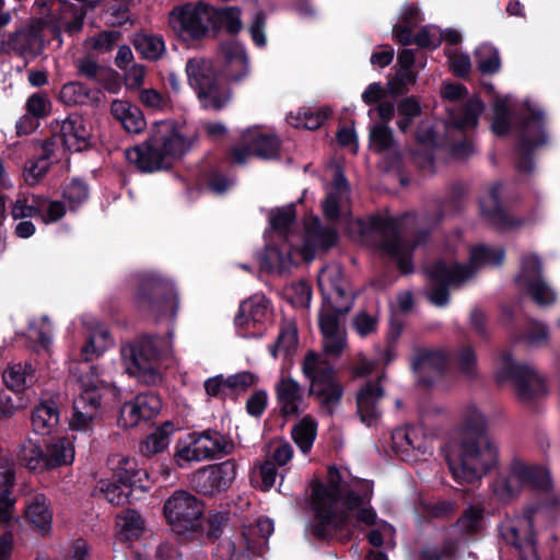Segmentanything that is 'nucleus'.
<instances>
[{
    "mask_svg": "<svg viewBox=\"0 0 560 560\" xmlns=\"http://www.w3.org/2000/svg\"><path fill=\"white\" fill-rule=\"evenodd\" d=\"M373 485L369 480H345L336 468L328 469L326 483L314 485L312 509L315 527L320 536L336 529L357 528L375 524L376 514L370 506Z\"/></svg>",
    "mask_w": 560,
    "mask_h": 560,
    "instance_id": "obj_1",
    "label": "nucleus"
},
{
    "mask_svg": "<svg viewBox=\"0 0 560 560\" xmlns=\"http://www.w3.org/2000/svg\"><path fill=\"white\" fill-rule=\"evenodd\" d=\"M195 132L183 133L171 121L154 124L150 137L142 144L125 152L127 161L139 171L152 173L171 167L196 143Z\"/></svg>",
    "mask_w": 560,
    "mask_h": 560,
    "instance_id": "obj_2",
    "label": "nucleus"
},
{
    "mask_svg": "<svg viewBox=\"0 0 560 560\" xmlns=\"http://www.w3.org/2000/svg\"><path fill=\"white\" fill-rule=\"evenodd\" d=\"M445 459L457 482L471 483L497 464L498 450L483 433H457L445 447Z\"/></svg>",
    "mask_w": 560,
    "mask_h": 560,
    "instance_id": "obj_3",
    "label": "nucleus"
},
{
    "mask_svg": "<svg viewBox=\"0 0 560 560\" xmlns=\"http://www.w3.org/2000/svg\"><path fill=\"white\" fill-rule=\"evenodd\" d=\"M504 256V250L500 247L476 245L469 248L467 265L456 264L448 259L438 260L428 269L432 283L428 293L429 300L436 306L446 305L450 300L447 287H459L483 267L501 265Z\"/></svg>",
    "mask_w": 560,
    "mask_h": 560,
    "instance_id": "obj_4",
    "label": "nucleus"
},
{
    "mask_svg": "<svg viewBox=\"0 0 560 560\" xmlns=\"http://www.w3.org/2000/svg\"><path fill=\"white\" fill-rule=\"evenodd\" d=\"M171 343L156 336L141 338L136 343L121 347L120 353L126 371L140 382L154 385L161 381L158 359L168 352Z\"/></svg>",
    "mask_w": 560,
    "mask_h": 560,
    "instance_id": "obj_5",
    "label": "nucleus"
},
{
    "mask_svg": "<svg viewBox=\"0 0 560 560\" xmlns=\"http://www.w3.org/2000/svg\"><path fill=\"white\" fill-rule=\"evenodd\" d=\"M302 371L310 381V395L316 399L323 413L331 416L339 407L343 394L332 366L318 353L308 351L303 360Z\"/></svg>",
    "mask_w": 560,
    "mask_h": 560,
    "instance_id": "obj_6",
    "label": "nucleus"
},
{
    "mask_svg": "<svg viewBox=\"0 0 560 560\" xmlns=\"http://www.w3.org/2000/svg\"><path fill=\"white\" fill-rule=\"evenodd\" d=\"M233 447V443L218 431L191 432L177 441L174 462L180 468H189L220 454H229Z\"/></svg>",
    "mask_w": 560,
    "mask_h": 560,
    "instance_id": "obj_7",
    "label": "nucleus"
},
{
    "mask_svg": "<svg viewBox=\"0 0 560 560\" xmlns=\"http://www.w3.org/2000/svg\"><path fill=\"white\" fill-rule=\"evenodd\" d=\"M547 491L551 487L549 474L541 468L514 460L505 474L499 475L492 483V494L501 503H508L526 488Z\"/></svg>",
    "mask_w": 560,
    "mask_h": 560,
    "instance_id": "obj_8",
    "label": "nucleus"
},
{
    "mask_svg": "<svg viewBox=\"0 0 560 560\" xmlns=\"http://www.w3.org/2000/svg\"><path fill=\"white\" fill-rule=\"evenodd\" d=\"M186 73L190 86L197 92L205 108L220 109L230 101L231 94L228 89L219 84L210 60L189 59Z\"/></svg>",
    "mask_w": 560,
    "mask_h": 560,
    "instance_id": "obj_9",
    "label": "nucleus"
},
{
    "mask_svg": "<svg viewBox=\"0 0 560 560\" xmlns=\"http://www.w3.org/2000/svg\"><path fill=\"white\" fill-rule=\"evenodd\" d=\"M79 382L82 392L73 402V415L70 425L74 430L86 431L91 428L101 407L102 397L100 389L108 383L101 378L96 366H91L90 372L82 375Z\"/></svg>",
    "mask_w": 560,
    "mask_h": 560,
    "instance_id": "obj_10",
    "label": "nucleus"
},
{
    "mask_svg": "<svg viewBox=\"0 0 560 560\" xmlns=\"http://www.w3.org/2000/svg\"><path fill=\"white\" fill-rule=\"evenodd\" d=\"M213 16V7L199 1L174 8L168 14V23L183 39H197L212 27Z\"/></svg>",
    "mask_w": 560,
    "mask_h": 560,
    "instance_id": "obj_11",
    "label": "nucleus"
},
{
    "mask_svg": "<svg viewBox=\"0 0 560 560\" xmlns=\"http://www.w3.org/2000/svg\"><path fill=\"white\" fill-rule=\"evenodd\" d=\"M203 504L187 491L174 492L164 503V515L172 529L185 535L200 528Z\"/></svg>",
    "mask_w": 560,
    "mask_h": 560,
    "instance_id": "obj_12",
    "label": "nucleus"
},
{
    "mask_svg": "<svg viewBox=\"0 0 560 560\" xmlns=\"http://www.w3.org/2000/svg\"><path fill=\"white\" fill-rule=\"evenodd\" d=\"M495 378L499 383L512 382L521 400H529L545 392L544 381L536 371L526 364L514 362L509 353L501 355Z\"/></svg>",
    "mask_w": 560,
    "mask_h": 560,
    "instance_id": "obj_13",
    "label": "nucleus"
},
{
    "mask_svg": "<svg viewBox=\"0 0 560 560\" xmlns=\"http://www.w3.org/2000/svg\"><path fill=\"white\" fill-rule=\"evenodd\" d=\"M370 225L378 246L397 262L402 272H409L410 250L401 245V222L394 218L377 217L372 218Z\"/></svg>",
    "mask_w": 560,
    "mask_h": 560,
    "instance_id": "obj_14",
    "label": "nucleus"
},
{
    "mask_svg": "<svg viewBox=\"0 0 560 560\" xmlns=\"http://www.w3.org/2000/svg\"><path fill=\"white\" fill-rule=\"evenodd\" d=\"M524 106L529 115L521 127L520 161L516 163L518 172L529 173L533 170V163L527 153L547 141L544 129V112L532 101L526 100Z\"/></svg>",
    "mask_w": 560,
    "mask_h": 560,
    "instance_id": "obj_15",
    "label": "nucleus"
},
{
    "mask_svg": "<svg viewBox=\"0 0 560 560\" xmlns=\"http://www.w3.org/2000/svg\"><path fill=\"white\" fill-rule=\"evenodd\" d=\"M254 155L265 160L278 158V138L259 127H252L245 130L241 138V144L232 149V160L237 164H244Z\"/></svg>",
    "mask_w": 560,
    "mask_h": 560,
    "instance_id": "obj_16",
    "label": "nucleus"
},
{
    "mask_svg": "<svg viewBox=\"0 0 560 560\" xmlns=\"http://www.w3.org/2000/svg\"><path fill=\"white\" fill-rule=\"evenodd\" d=\"M516 282L538 305H549L556 301L555 291L541 278V261L535 254H527L522 258Z\"/></svg>",
    "mask_w": 560,
    "mask_h": 560,
    "instance_id": "obj_17",
    "label": "nucleus"
},
{
    "mask_svg": "<svg viewBox=\"0 0 560 560\" xmlns=\"http://www.w3.org/2000/svg\"><path fill=\"white\" fill-rule=\"evenodd\" d=\"M237 474V465L234 460L202 467L191 474L189 480L191 487L202 494H213L228 489Z\"/></svg>",
    "mask_w": 560,
    "mask_h": 560,
    "instance_id": "obj_18",
    "label": "nucleus"
},
{
    "mask_svg": "<svg viewBox=\"0 0 560 560\" xmlns=\"http://www.w3.org/2000/svg\"><path fill=\"white\" fill-rule=\"evenodd\" d=\"M270 318L268 301L264 296L254 295L241 305L234 323L244 337H260L259 326Z\"/></svg>",
    "mask_w": 560,
    "mask_h": 560,
    "instance_id": "obj_19",
    "label": "nucleus"
},
{
    "mask_svg": "<svg viewBox=\"0 0 560 560\" xmlns=\"http://www.w3.org/2000/svg\"><path fill=\"white\" fill-rule=\"evenodd\" d=\"M273 533V522L269 518H260L256 526L245 528L241 536L228 544V549L235 560H248L250 555H257L265 540Z\"/></svg>",
    "mask_w": 560,
    "mask_h": 560,
    "instance_id": "obj_20",
    "label": "nucleus"
},
{
    "mask_svg": "<svg viewBox=\"0 0 560 560\" xmlns=\"http://www.w3.org/2000/svg\"><path fill=\"white\" fill-rule=\"evenodd\" d=\"M337 240V234L332 229L324 228L319 224L318 220L312 222L306 228L303 244H292V249L289 253V260L295 264L294 255H300L303 260L310 261L314 258L317 250L327 249L331 247Z\"/></svg>",
    "mask_w": 560,
    "mask_h": 560,
    "instance_id": "obj_21",
    "label": "nucleus"
},
{
    "mask_svg": "<svg viewBox=\"0 0 560 560\" xmlns=\"http://www.w3.org/2000/svg\"><path fill=\"white\" fill-rule=\"evenodd\" d=\"M318 287L324 302H331L339 311H350L353 299L343 288L342 270L338 265L323 268L318 275Z\"/></svg>",
    "mask_w": 560,
    "mask_h": 560,
    "instance_id": "obj_22",
    "label": "nucleus"
},
{
    "mask_svg": "<svg viewBox=\"0 0 560 560\" xmlns=\"http://www.w3.org/2000/svg\"><path fill=\"white\" fill-rule=\"evenodd\" d=\"M56 141L71 152H79L89 145L90 130L82 117L72 115L57 122Z\"/></svg>",
    "mask_w": 560,
    "mask_h": 560,
    "instance_id": "obj_23",
    "label": "nucleus"
},
{
    "mask_svg": "<svg viewBox=\"0 0 560 560\" xmlns=\"http://www.w3.org/2000/svg\"><path fill=\"white\" fill-rule=\"evenodd\" d=\"M446 364V352L441 349H417L411 359L412 370L423 383L440 376Z\"/></svg>",
    "mask_w": 560,
    "mask_h": 560,
    "instance_id": "obj_24",
    "label": "nucleus"
},
{
    "mask_svg": "<svg viewBox=\"0 0 560 560\" xmlns=\"http://www.w3.org/2000/svg\"><path fill=\"white\" fill-rule=\"evenodd\" d=\"M222 75L232 82H238L248 74V60L242 45L230 42L222 45Z\"/></svg>",
    "mask_w": 560,
    "mask_h": 560,
    "instance_id": "obj_25",
    "label": "nucleus"
},
{
    "mask_svg": "<svg viewBox=\"0 0 560 560\" xmlns=\"http://www.w3.org/2000/svg\"><path fill=\"white\" fill-rule=\"evenodd\" d=\"M277 400L284 416H295L303 410L304 399L300 384L292 377L283 376L276 385Z\"/></svg>",
    "mask_w": 560,
    "mask_h": 560,
    "instance_id": "obj_26",
    "label": "nucleus"
},
{
    "mask_svg": "<svg viewBox=\"0 0 560 560\" xmlns=\"http://www.w3.org/2000/svg\"><path fill=\"white\" fill-rule=\"evenodd\" d=\"M108 466L114 477L117 478L118 482L125 485V488H147L143 483V478H147L148 475L145 471L137 468L133 459L121 454H114L108 458Z\"/></svg>",
    "mask_w": 560,
    "mask_h": 560,
    "instance_id": "obj_27",
    "label": "nucleus"
},
{
    "mask_svg": "<svg viewBox=\"0 0 560 560\" xmlns=\"http://www.w3.org/2000/svg\"><path fill=\"white\" fill-rule=\"evenodd\" d=\"M384 390L380 381L369 382L357 394V408L361 421L366 425H372L378 415L377 404L383 397Z\"/></svg>",
    "mask_w": 560,
    "mask_h": 560,
    "instance_id": "obj_28",
    "label": "nucleus"
},
{
    "mask_svg": "<svg viewBox=\"0 0 560 560\" xmlns=\"http://www.w3.org/2000/svg\"><path fill=\"white\" fill-rule=\"evenodd\" d=\"M503 539L518 549L526 548L534 542V530L532 515L526 514L506 521L501 526Z\"/></svg>",
    "mask_w": 560,
    "mask_h": 560,
    "instance_id": "obj_29",
    "label": "nucleus"
},
{
    "mask_svg": "<svg viewBox=\"0 0 560 560\" xmlns=\"http://www.w3.org/2000/svg\"><path fill=\"white\" fill-rule=\"evenodd\" d=\"M74 438L61 436L52 439L45 451V469L71 465L74 460Z\"/></svg>",
    "mask_w": 560,
    "mask_h": 560,
    "instance_id": "obj_30",
    "label": "nucleus"
},
{
    "mask_svg": "<svg viewBox=\"0 0 560 560\" xmlns=\"http://www.w3.org/2000/svg\"><path fill=\"white\" fill-rule=\"evenodd\" d=\"M110 113L130 133H140L145 129L147 121L141 109L128 101H113Z\"/></svg>",
    "mask_w": 560,
    "mask_h": 560,
    "instance_id": "obj_31",
    "label": "nucleus"
},
{
    "mask_svg": "<svg viewBox=\"0 0 560 560\" xmlns=\"http://www.w3.org/2000/svg\"><path fill=\"white\" fill-rule=\"evenodd\" d=\"M24 514L26 521L42 534L50 530L52 513L44 494H35L30 498L26 502Z\"/></svg>",
    "mask_w": 560,
    "mask_h": 560,
    "instance_id": "obj_32",
    "label": "nucleus"
},
{
    "mask_svg": "<svg viewBox=\"0 0 560 560\" xmlns=\"http://www.w3.org/2000/svg\"><path fill=\"white\" fill-rule=\"evenodd\" d=\"M349 200V185L342 175L337 170L335 173L334 184L327 192V197L324 200L323 209L324 213L329 219H336L340 210L348 203Z\"/></svg>",
    "mask_w": 560,
    "mask_h": 560,
    "instance_id": "obj_33",
    "label": "nucleus"
},
{
    "mask_svg": "<svg viewBox=\"0 0 560 560\" xmlns=\"http://www.w3.org/2000/svg\"><path fill=\"white\" fill-rule=\"evenodd\" d=\"M499 190L500 186H494L491 190L481 199L480 208L481 213L492 224L500 228H512L520 224V222L511 220L509 214L499 205Z\"/></svg>",
    "mask_w": 560,
    "mask_h": 560,
    "instance_id": "obj_34",
    "label": "nucleus"
},
{
    "mask_svg": "<svg viewBox=\"0 0 560 560\" xmlns=\"http://www.w3.org/2000/svg\"><path fill=\"white\" fill-rule=\"evenodd\" d=\"M59 411L54 400L40 401L32 412L34 430L40 434H47L58 424Z\"/></svg>",
    "mask_w": 560,
    "mask_h": 560,
    "instance_id": "obj_35",
    "label": "nucleus"
},
{
    "mask_svg": "<svg viewBox=\"0 0 560 560\" xmlns=\"http://www.w3.org/2000/svg\"><path fill=\"white\" fill-rule=\"evenodd\" d=\"M10 45L25 56H37L44 47V40L38 27H27L16 32L11 37Z\"/></svg>",
    "mask_w": 560,
    "mask_h": 560,
    "instance_id": "obj_36",
    "label": "nucleus"
},
{
    "mask_svg": "<svg viewBox=\"0 0 560 560\" xmlns=\"http://www.w3.org/2000/svg\"><path fill=\"white\" fill-rule=\"evenodd\" d=\"M3 380L12 390L23 392L35 383V370L28 363H15L4 371Z\"/></svg>",
    "mask_w": 560,
    "mask_h": 560,
    "instance_id": "obj_37",
    "label": "nucleus"
},
{
    "mask_svg": "<svg viewBox=\"0 0 560 560\" xmlns=\"http://www.w3.org/2000/svg\"><path fill=\"white\" fill-rule=\"evenodd\" d=\"M299 337L296 325L291 322H284L280 328L278 338L273 345L270 346V354L277 359L280 355L289 357L298 348Z\"/></svg>",
    "mask_w": 560,
    "mask_h": 560,
    "instance_id": "obj_38",
    "label": "nucleus"
},
{
    "mask_svg": "<svg viewBox=\"0 0 560 560\" xmlns=\"http://www.w3.org/2000/svg\"><path fill=\"white\" fill-rule=\"evenodd\" d=\"M329 110L327 108L313 110L311 108H301L295 113H290L287 117L288 122L295 128L316 129L325 121Z\"/></svg>",
    "mask_w": 560,
    "mask_h": 560,
    "instance_id": "obj_39",
    "label": "nucleus"
},
{
    "mask_svg": "<svg viewBox=\"0 0 560 560\" xmlns=\"http://www.w3.org/2000/svg\"><path fill=\"white\" fill-rule=\"evenodd\" d=\"M174 432V425L165 422L155 429L141 444V452L145 456H152L163 452L170 444V436Z\"/></svg>",
    "mask_w": 560,
    "mask_h": 560,
    "instance_id": "obj_40",
    "label": "nucleus"
},
{
    "mask_svg": "<svg viewBox=\"0 0 560 560\" xmlns=\"http://www.w3.org/2000/svg\"><path fill=\"white\" fill-rule=\"evenodd\" d=\"M291 435L300 451L307 454L317 435V423L310 417H305L292 428Z\"/></svg>",
    "mask_w": 560,
    "mask_h": 560,
    "instance_id": "obj_41",
    "label": "nucleus"
},
{
    "mask_svg": "<svg viewBox=\"0 0 560 560\" xmlns=\"http://www.w3.org/2000/svg\"><path fill=\"white\" fill-rule=\"evenodd\" d=\"M393 445L401 455L408 454L410 451H421L423 448V439L418 430L406 427L396 429L392 435Z\"/></svg>",
    "mask_w": 560,
    "mask_h": 560,
    "instance_id": "obj_42",
    "label": "nucleus"
},
{
    "mask_svg": "<svg viewBox=\"0 0 560 560\" xmlns=\"http://www.w3.org/2000/svg\"><path fill=\"white\" fill-rule=\"evenodd\" d=\"M19 460L30 470L45 469V453L40 445L33 441L26 440L18 451Z\"/></svg>",
    "mask_w": 560,
    "mask_h": 560,
    "instance_id": "obj_43",
    "label": "nucleus"
},
{
    "mask_svg": "<svg viewBox=\"0 0 560 560\" xmlns=\"http://www.w3.org/2000/svg\"><path fill=\"white\" fill-rule=\"evenodd\" d=\"M212 27H224L229 33L236 34L243 28L241 10L236 7L213 8Z\"/></svg>",
    "mask_w": 560,
    "mask_h": 560,
    "instance_id": "obj_44",
    "label": "nucleus"
},
{
    "mask_svg": "<svg viewBox=\"0 0 560 560\" xmlns=\"http://www.w3.org/2000/svg\"><path fill=\"white\" fill-rule=\"evenodd\" d=\"M112 345L109 334L106 329L100 328L89 336V340L81 349V357L84 361H92L98 358Z\"/></svg>",
    "mask_w": 560,
    "mask_h": 560,
    "instance_id": "obj_45",
    "label": "nucleus"
},
{
    "mask_svg": "<svg viewBox=\"0 0 560 560\" xmlns=\"http://www.w3.org/2000/svg\"><path fill=\"white\" fill-rule=\"evenodd\" d=\"M483 109L485 105L479 98H471L458 116L453 118V125L458 129L475 128Z\"/></svg>",
    "mask_w": 560,
    "mask_h": 560,
    "instance_id": "obj_46",
    "label": "nucleus"
},
{
    "mask_svg": "<svg viewBox=\"0 0 560 560\" xmlns=\"http://www.w3.org/2000/svg\"><path fill=\"white\" fill-rule=\"evenodd\" d=\"M349 311H339L331 302H324L319 313V326L323 335L345 331L340 327L339 316Z\"/></svg>",
    "mask_w": 560,
    "mask_h": 560,
    "instance_id": "obj_47",
    "label": "nucleus"
},
{
    "mask_svg": "<svg viewBox=\"0 0 560 560\" xmlns=\"http://www.w3.org/2000/svg\"><path fill=\"white\" fill-rule=\"evenodd\" d=\"M135 47L144 58L150 60L159 59L165 49L161 37L149 34L137 35Z\"/></svg>",
    "mask_w": 560,
    "mask_h": 560,
    "instance_id": "obj_48",
    "label": "nucleus"
},
{
    "mask_svg": "<svg viewBox=\"0 0 560 560\" xmlns=\"http://www.w3.org/2000/svg\"><path fill=\"white\" fill-rule=\"evenodd\" d=\"M52 327L47 316H40L30 322L27 337L37 342L42 349H47L51 342Z\"/></svg>",
    "mask_w": 560,
    "mask_h": 560,
    "instance_id": "obj_49",
    "label": "nucleus"
},
{
    "mask_svg": "<svg viewBox=\"0 0 560 560\" xmlns=\"http://www.w3.org/2000/svg\"><path fill=\"white\" fill-rule=\"evenodd\" d=\"M460 423L464 429L481 433L487 427V418L475 404H466L459 411Z\"/></svg>",
    "mask_w": 560,
    "mask_h": 560,
    "instance_id": "obj_50",
    "label": "nucleus"
},
{
    "mask_svg": "<svg viewBox=\"0 0 560 560\" xmlns=\"http://www.w3.org/2000/svg\"><path fill=\"white\" fill-rule=\"evenodd\" d=\"M476 58L482 73H495L501 67L499 51L491 45H480L476 50Z\"/></svg>",
    "mask_w": 560,
    "mask_h": 560,
    "instance_id": "obj_51",
    "label": "nucleus"
},
{
    "mask_svg": "<svg viewBox=\"0 0 560 560\" xmlns=\"http://www.w3.org/2000/svg\"><path fill=\"white\" fill-rule=\"evenodd\" d=\"M118 526L120 527V535L125 539L131 540L140 535L143 529V521L138 512L127 510L119 515Z\"/></svg>",
    "mask_w": 560,
    "mask_h": 560,
    "instance_id": "obj_52",
    "label": "nucleus"
},
{
    "mask_svg": "<svg viewBox=\"0 0 560 560\" xmlns=\"http://www.w3.org/2000/svg\"><path fill=\"white\" fill-rule=\"evenodd\" d=\"M269 222L273 231L282 236H287L291 224L295 220V210L293 206H285L273 209L269 212Z\"/></svg>",
    "mask_w": 560,
    "mask_h": 560,
    "instance_id": "obj_53",
    "label": "nucleus"
},
{
    "mask_svg": "<svg viewBox=\"0 0 560 560\" xmlns=\"http://www.w3.org/2000/svg\"><path fill=\"white\" fill-rule=\"evenodd\" d=\"M132 488L133 487L125 488V485L121 482H110L108 480H101L97 486V489L104 495V498L110 504L115 505H121L126 503Z\"/></svg>",
    "mask_w": 560,
    "mask_h": 560,
    "instance_id": "obj_54",
    "label": "nucleus"
},
{
    "mask_svg": "<svg viewBox=\"0 0 560 560\" xmlns=\"http://www.w3.org/2000/svg\"><path fill=\"white\" fill-rule=\"evenodd\" d=\"M394 145L393 131L385 124H375L370 129V148L384 152Z\"/></svg>",
    "mask_w": 560,
    "mask_h": 560,
    "instance_id": "obj_55",
    "label": "nucleus"
},
{
    "mask_svg": "<svg viewBox=\"0 0 560 560\" xmlns=\"http://www.w3.org/2000/svg\"><path fill=\"white\" fill-rule=\"evenodd\" d=\"M59 98L68 106L85 104L90 100V90L80 82H69L61 88Z\"/></svg>",
    "mask_w": 560,
    "mask_h": 560,
    "instance_id": "obj_56",
    "label": "nucleus"
},
{
    "mask_svg": "<svg viewBox=\"0 0 560 560\" xmlns=\"http://www.w3.org/2000/svg\"><path fill=\"white\" fill-rule=\"evenodd\" d=\"M492 109V131L498 136H503L510 129V106L508 98L495 100Z\"/></svg>",
    "mask_w": 560,
    "mask_h": 560,
    "instance_id": "obj_57",
    "label": "nucleus"
},
{
    "mask_svg": "<svg viewBox=\"0 0 560 560\" xmlns=\"http://www.w3.org/2000/svg\"><path fill=\"white\" fill-rule=\"evenodd\" d=\"M14 474L11 469L0 470V483L5 490L0 495V522H8L11 517L13 501L10 499L8 488L13 485Z\"/></svg>",
    "mask_w": 560,
    "mask_h": 560,
    "instance_id": "obj_58",
    "label": "nucleus"
},
{
    "mask_svg": "<svg viewBox=\"0 0 560 560\" xmlns=\"http://www.w3.org/2000/svg\"><path fill=\"white\" fill-rule=\"evenodd\" d=\"M457 366L459 373L468 380L478 375L477 357L471 347H463L457 354Z\"/></svg>",
    "mask_w": 560,
    "mask_h": 560,
    "instance_id": "obj_59",
    "label": "nucleus"
},
{
    "mask_svg": "<svg viewBox=\"0 0 560 560\" xmlns=\"http://www.w3.org/2000/svg\"><path fill=\"white\" fill-rule=\"evenodd\" d=\"M293 447L285 440H275L268 444V457L278 466H284L293 457Z\"/></svg>",
    "mask_w": 560,
    "mask_h": 560,
    "instance_id": "obj_60",
    "label": "nucleus"
},
{
    "mask_svg": "<svg viewBox=\"0 0 560 560\" xmlns=\"http://www.w3.org/2000/svg\"><path fill=\"white\" fill-rule=\"evenodd\" d=\"M49 170L47 158L28 160L24 168V179L30 186L37 185Z\"/></svg>",
    "mask_w": 560,
    "mask_h": 560,
    "instance_id": "obj_61",
    "label": "nucleus"
},
{
    "mask_svg": "<svg viewBox=\"0 0 560 560\" xmlns=\"http://www.w3.org/2000/svg\"><path fill=\"white\" fill-rule=\"evenodd\" d=\"M482 510L476 506H469L458 520L457 526L464 533H476L483 527Z\"/></svg>",
    "mask_w": 560,
    "mask_h": 560,
    "instance_id": "obj_62",
    "label": "nucleus"
},
{
    "mask_svg": "<svg viewBox=\"0 0 560 560\" xmlns=\"http://www.w3.org/2000/svg\"><path fill=\"white\" fill-rule=\"evenodd\" d=\"M396 74L394 78L389 79L387 82V86L389 92L395 94L402 93L408 85H412L416 83L417 73L412 70V68L404 69V68H395Z\"/></svg>",
    "mask_w": 560,
    "mask_h": 560,
    "instance_id": "obj_63",
    "label": "nucleus"
},
{
    "mask_svg": "<svg viewBox=\"0 0 560 560\" xmlns=\"http://www.w3.org/2000/svg\"><path fill=\"white\" fill-rule=\"evenodd\" d=\"M443 42V31L435 25H427L420 30L415 43L423 48H436Z\"/></svg>",
    "mask_w": 560,
    "mask_h": 560,
    "instance_id": "obj_64",
    "label": "nucleus"
}]
</instances>
